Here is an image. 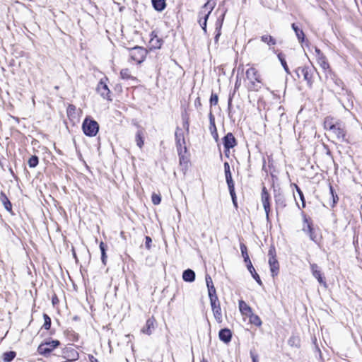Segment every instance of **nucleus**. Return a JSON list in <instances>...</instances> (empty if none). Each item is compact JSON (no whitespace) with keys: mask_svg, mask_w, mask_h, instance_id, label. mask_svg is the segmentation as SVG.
Returning <instances> with one entry per match:
<instances>
[{"mask_svg":"<svg viewBox=\"0 0 362 362\" xmlns=\"http://www.w3.org/2000/svg\"><path fill=\"white\" fill-rule=\"evenodd\" d=\"M269 198V194L268 193L266 187H264L262 191V202L267 219L269 218V214L270 211Z\"/></svg>","mask_w":362,"mask_h":362,"instance_id":"obj_12","label":"nucleus"},{"mask_svg":"<svg viewBox=\"0 0 362 362\" xmlns=\"http://www.w3.org/2000/svg\"><path fill=\"white\" fill-rule=\"evenodd\" d=\"M144 133L142 130H138V132L136 134V145L141 148L144 146Z\"/></svg>","mask_w":362,"mask_h":362,"instance_id":"obj_26","label":"nucleus"},{"mask_svg":"<svg viewBox=\"0 0 362 362\" xmlns=\"http://www.w3.org/2000/svg\"><path fill=\"white\" fill-rule=\"evenodd\" d=\"M337 122L332 117H327L324 121V128L329 132Z\"/></svg>","mask_w":362,"mask_h":362,"instance_id":"obj_25","label":"nucleus"},{"mask_svg":"<svg viewBox=\"0 0 362 362\" xmlns=\"http://www.w3.org/2000/svg\"><path fill=\"white\" fill-rule=\"evenodd\" d=\"M221 25H219V26L216 27L217 33H216V35L215 36V41L216 42H218V38H219V37L221 35Z\"/></svg>","mask_w":362,"mask_h":362,"instance_id":"obj_44","label":"nucleus"},{"mask_svg":"<svg viewBox=\"0 0 362 362\" xmlns=\"http://www.w3.org/2000/svg\"><path fill=\"white\" fill-rule=\"evenodd\" d=\"M296 188H297V192L299 194L300 198L302 200L303 207H305V200H304L303 194L302 191L297 186H296Z\"/></svg>","mask_w":362,"mask_h":362,"instance_id":"obj_42","label":"nucleus"},{"mask_svg":"<svg viewBox=\"0 0 362 362\" xmlns=\"http://www.w3.org/2000/svg\"><path fill=\"white\" fill-rule=\"evenodd\" d=\"M250 274H252V276H253V278L256 280V281L259 284L261 285L262 284V281L260 279V277L257 274V272H255V269H254V271L252 272H250Z\"/></svg>","mask_w":362,"mask_h":362,"instance_id":"obj_40","label":"nucleus"},{"mask_svg":"<svg viewBox=\"0 0 362 362\" xmlns=\"http://www.w3.org/2000/svg\"><path fill=\"white\" fill-rule=\"evenodd\" d=\"M268 255L269 256V264L270 267L272 275L273 277H274L278 274L279 270V264L276 258V250L274 247H270Z\"/></svg>","mask_w":362,"mask_h":362,"instance_id":"obj_5","label":"nucleus"},{"mask_svg":"<svg viewBox=\"0 0 362 362\" xmlns=\"http://www.w3.org/2000/svg\"><path fill=\"white\" fill-rule=\"evenodd\" d=\"M248 316H250V322L257 325V326H260L262 325V321L260 320V318L256 315H254L252 313L249 315Z\"/></svg>","mask_w":362,"mask_h":362,"instance_id":"obj_31","label":"nucleus"},{"mask_svg":"<svg viewBox=\"0 0 362 362\" xmlns=\"http://www.w3.org/2000/svg\"><path fill=\"white\" fill-rule=\"evenodd\" d=\"M291 27H292L293 30H294L296 35L297 38L298 39L299 42H303L304 40V37H305L303 31L302 30H300V28H298V27L295 23H293L291 25Z\"/></svg>","mask_w":362,"mask_h":362,"instance_id":"obj_24","label":"nucleus"},{"mask_svg":"<svg viewBox=\"0 0 362 362\" xmlns=\"http://www.w3.org/2000/svg\"><path fill=\"white\" fill-rule=\"evenodd\" d=\"M303 230L309 234L310 238L312 240H313V235H312V230H313V228L310 226V224L308 223V221L305 219V222H304V226H303Z\"/></svg>","mask_w":362,"mask_h":362,"instance_id":"obj_30","label":"nucleus"},{"mask_svg":"<svg viewBox=\"0 0 362 362\" xmlns=\"http://www.w3.org/2000/svg\"><path fill=\"white\" fill-rule=\"evenodd\" d=\"M100 249L101 254H102V262H103V264H105V259H106L105 250H106V248H105V245L104 243H103V242L100 243Z\"/></svg>","mask_w":362,"mask_h":362,"instance_id":"obj_35","label":"nucleus"},{"mask_svg":"<svg viewBox=\"0 0 362 362\" xmlns=\"http://www.w3.org/2000/svg\"><path fill=\"white\" fill-rule=\"evenodd\" d=\"M208 292H209V296L210 298V300H211V298L217 297L216 294V288L214 286H211V287L208 288Z\"/></svg>","mask_w":362,"mask_h":362,"instance_id":"obj_37","label":"nucleus"},{"mask_svg":"<svg viewBox=\"0 0 362 362\" xmlns=\"http://www.w3.org/2000/svg\"><path fill=\"white\" fill-rule=\"evenodd\" d=\"M278 57L281 63V65L283 66L284 70L286 71V73L288 74H290L289 72V69L288 67V65L286 64V60L282 57L281 54H279L278 55Z\"/></svg>","mask_w":362,"mask_h":362,"instance_id":"obj_36","label":"nucleus"},{"mask_svg":"<svg viewBox=\"0 0 362 362\" xmlns=\"http://www.w3.org/2000/svg\"><path fill=\"white\" fill-rule=\"evenodd\" d=\"M95 361H97V359H95V361H92V362H95Z\"/></svg>","mask_w":362,"mask_h":362,"instance_id":"obj_57","label":"nucleus"},{"mask_svg":"<svg viewBox=\"0 0 362 362\" xmlns=\"http://www.w3.org/2000/svg\"><path fill=\"white\" fill-rule=\"evenodd\" d=\"M151 199H152V202L155 205H158V204H159L160 203L161 198H160V196L158 195V194H153Z\"/></svg>","mask_w":362,"mask_h":362,"instance_id":"obj_39","label":"nucleus"},{"mask_svg":"<svg viewBox=\"0 0 362 362\" xmlns=\"http://www.w3.org/2000/svg\"><path fill=\"white\" fill-rule=\"evenodd\" d=\"M239 309L243 315L248 316L252 313L251 308L244 301H239Z\"/></svg>","mask_w":362,"mask_h":362,"instance_id":"obj_21","label":"nucleus"},{"mask_svg":"<svg viewBox=\"0 0 362 362\" xmlns=\"http://www.w3.org/2000/svg\"><path fill=\"white\" fill-rule=\"evenodd\" d=\"M155 319L153 317H151L147 320L146 322V325L142 328L141 332L145 334L150 335L153 331L155 326Z\"/></svg>","mask_w":362,"mask_h":362,"instance_id":"obj_17","label":"nucleus"},{"mask_svg":"<svg viewBox=\"0 0 362 362\" xmlns=\"http://www.w3.org/2000/svg\"><path fill=\"white\" fill-rule=\"evenodd\" d=\"M152 242V240L150 237L148 236H146V243H145V245H146V248L149 249L150 247H151V243Z\"/></svg>","mask_w":362,"mask_h":362,"instance_id":"obj_46","label":"nucleus"},{"mask_svg":"<svg viewBox=\"0 0 362 362\" xmlns=\"http://www.w3.org/2000/svg\"><path fill=\"white\" fill-rule=\"evenodd\" d=\"M240 250L242 252V255L244 258V261L247 264V267L249 272H252V271H254V267H253L252 262L249 258L247 251V247L245 244H240Z\"/></svg>","mask_w":362,"mask_h":362,"instance_id":"obj_16","label":"nucleus"},{"mask_svg":"<svg viewBox=\"0 0 362 362\" xmlns=\"http://www.w3.org/2000/svg\"><path fill=\"white\" fill-rule=\"evenodd\" d=\"M59 345L58 340H52L50 341L41 344L38 348L37 351L40 354L46 355L50 353L54 349Z\"/></svg>","mask_w":362,"mask_h":362,"instance_id":"obj_6","label":"nucleus"},{"mask_svg":"<svg viewBox=\"0 0 362 362\" xmlns=\"http://www.w3.org/2000/svg\"><path fill=\"white\" fill-rule=\"evenodd\" d=\"M330 191H331L332 195V197H333L334 202H336L335 197H334V194H333V189H332V187H330Z\"/></svg>","mask_w":362,"mask_h":362,"instance_id":"obj_51","label":"nucleus"},{"mask_svg":"<svg viewBox=\"0 0 362 362\" xmlns=\"http://www.w3.org/2000/svg\"><path fill=\"white\" fill-rule=\"evenodd\" d=\"M0 200L2 203V204L4 205V208L7 211H11L12 205H11L10 201L8 200V197L3 192H1L0 194Z\"/></svg>","mask_w":362,"mask_h":362,"instance_id":"obj_23","label":"nucleus"},{"mask_svg":"<svg viewBox=\"0 0 362 362\" xmlns=\"http://www.w3.org/2000/svg\"><path fill=\"white\" fill-rule=\"evenodd\" d=\"M206 283L207 288L211 287V286H214L212 279L211 278V276L209 275L206 276Z\"/></svg>","mask_w":362,"mask_h":362,"instance_id":"obj_43","label":"nucleus"},{"mask_svg":"<svg viewBox=\"0 0 362 362\" xmlns=\"http://www.w3.org/2000/svg\"><path fill=\"white\" fill-rule=\"evenodd\" d=\"M210 124H211V129L213 127L215 130L216 129V125H215V123H214V118L212 115V114L211 113L210 114Z\"/></svg>","mask_w":362,"mask_h":362,"instance_id":"obj_47","label":"nucleus"},{"mask_svg":"<svg viewBox=\"0 0 362 362\" xmlns=\"http://www.w3.org/2000/svg\"><path fill=\"white\" fill-rule=\"evenodd\" d=\"M152 4L153 8L158 11H162L166 6L165 0H152Z\"/></svg>","mask_w":362,"mask_h":362,"instance_id":"obj_22","label":"nucleus"},{"mask_svg":"<svg viewBox=\"0 0 362 362\" xmlns=\"http://www.w3.org/2000/svg\"><path fill=\"white\" fill-rule=\"evenodd\" d=\"M97 92L103 98L108 99L110 97V91L107 85L103 79H101L97 86Z\"/></svg>","mask_w":362,"mask_h":362,"instance_id":"obj_13","label":"nucleus"},{"mask_svg":"<svg viewBox=\"0 0 362 362\" xmlns=\"http://www.w3.org/2000/svg\"><path fill=\"white\" fill-rule=\"evenodd\" d=\"M146 52L144 49L140 47H135L132 49L130 56L132 60L141 64L145 59Z\"/></svg>","mask_w":362,"mask_h":362,"instance_id":"obj_7","label":"nucleus"},{"mask_svg":"<svg viewBox=\"0 0 362 362\" xmlns=\"http://www.w3.org/2000/svg\"><path fill=\"white\" fill-rule=\"evenodd\" d=\"M43 318H44L43 327L45 329L48 330V329H49L50 326H51V319L47 314L43 315Z\"/></svg>","mask_w":362,"mask_h":362,"instance_id":"obj_33","label":"nucleus"},{"mask_svg":"<svg viewBox=\"0 0 362 362\" xmlns=\"http://www.w3.org/2000/svg\"><path fill=\"white\" fill-rule=\"evenodd\" d=\"M95 361H97V359H95V361H92V362H95Z\"/></svg>","mask_w":362,"mask_h":362,"instance_id":"obj_55","label":"nucleus"},{"mask_svg":"<svg viewBox=\"0 0 362 362\" xmlns=\"http://www.w3.org/2000/svg\"><path fill=\"white\" fill-rule=\"evenodd\" d=\"M300 72L303 76L304 80L307 82L309 86H312L313 83V71L312 69L308 66L299 67L296 70L298 76L299 77Z\"/></svg>","mask_w":362,"mask_h":362,"instance_id":"obj_9","label":"nucleus"},{"mask_svg":"<svg viewBox=\"0 0 362 362\" xmlns=\"http://www.w3.org/2000/svg\"><path fill=\"white\" fill-rule=\"evenodd\" d=\"M218 337L220 340L227 344L231 340L232 333L228 329H222L219 332Z\"/></svg>","mask_w":362,"mask_h":362,"instance_id":"obj_19","label":"nucleus"},{"mask_svg":"<svg viewBox=\"0 0 362 362\" xmlns=\"http://www.w3.org/2000/svg\"><path fill=\"white\" fill-rule=\"evenodd\" d=\"M218 96L216 94H212L210 98V103L211 105H216L218 103Z\"/></svg>","mask_w":362,"mask_h":362,"instance_id":"obj_41","label":"nucleus"},{"mask_svg":"<svg viewBox=\"0 0 362 362\" xmlns=\"http://www.w3.org/2000/svg\"><path fill=\"white\" fill-rule=\"evenodd\" d=\"M180 129H177L175 132V140H176V144L177 147V151L179 153V155L180 156L182 153V151L184 153L186 152L187 148L185 146V141L183 136V134L182 132H180Z\"/></svg>","mask_w":362,"mask_h":362,"instance_id":"obj_10","label":"nucleus"},{"mask_svg":"<svg viewBox=\"0 0 362 362\" xmlns=\"http://www.w3.org/2000/svg\"><path fill=\"white\" fill-rule=\"evenodd\" d=\"M182 279L185 281L192 282L195 279V273L192 269H186L182 274Z\"/></svg>","mask_w":362,"mask_h":362,"instance_id":"obj_20","label":"nucleus"},{"mask_svg":"<svg viewBox=\"0 0 362 362\" xmlns=\"http://www.w3.org/2000/svg\"><path fill=\"white\" fill-rule=\"evenodd\" d=\"M95 361H97V359H95V361H92V362H95Z\"/></svg>","mask_w":362,"mask_h":362,"instance_id":"obj_56","label":"nucleus"},{"mask_svg":"<svg viewBox=\"0 0 362 362\" xmlns=\"http://www.w3.org/2000/svg\"><path fill=\"white\" fill-rule=\"evenodd\" d=\"M202 362H207L205 360H202Z\"/></svg>","mask_w":362,"mask_h":362,"instance_id":"obj_54","label":"nucleus"},{"mask_svg":"<svg viewBox=\"0 0 362 362\" xmlns=\"http://www.w3.org/2000/svg\"><path fill=\"white\" fill-rule=\"evenodd\" d=\"M211 305L214 316L218 322H222V313L218 297L211 298Z\"/></svg>","mask_w":362,"mask_h":362,"instance_id":"obj_8","label":"nucleus"},{"mask_svg":"<svg viewBox=\"0 0 362 362\" xmlns=\"http://www.w3.org/2000/svg\"><path fill=\"white\" fill-rule=\"evenodd\" d=\"M16 356V352L8 351L3 354V359L5 362L11 361Z\"/></svg>","mask_w":362,"mask_h":362,"instance_id":"obj_29","label":"nucleus"},{"mask_svg":"<svg viewBox=\"0 0 362 362\" xmlns=\"http://www.w3.org/2000/svg\"><path fill=\"white\" fill-rule=\"evenodd\" d=\"M246 78L249 81L247 86L250 91H258L262 88V78L259 72L255 68L250 67L245 72Z\"/></svg>","mask_w":362,"mask_h":362,"instance_id":"obj_1","label":"nucleus"},{"mask_svg":"<svg viewBox=\"0 0 362 362\" xmlns=\"http://www.w3.org/2000/svg\"><path fill=\"white\" fill-rule=\"evenodd\" d=\"M331 136L339 141H346V131L344 125L338 122L329 131Z\"/></svg>","mask_w":362,"mask_h":362,"instance_id":"obj_4","label":"nucleus"},{"mask_svg":"<svg viewBox=\"0 0 362 362\" xmlns=\"http://www.w3.org/2000/svg\"><path fill=\"white\" fill-rule=\"evenodd\" d=\"M296 341H298V339L296 337H291L289 340H288V344L291 345V346H297V344H296Z\"/></svg>","mask_w":362,"mask_h":362,"instance_id":"obj_48","label":"nucleus"},{"mask_svg":"<svg viewBox=\"0 0 362 362\" xmlns=\"http://www.w3.org/2000/svg\"><path fill=\"white\" fill-rule=\"evenodd\" d=\"M224 170H225V175L226 180L232 179L230 170V165L228 163L226 162L224 163Z\"/></svg>","mask_w":362,"mask_h":362,"instance_id":"obj_34","label":"nucleus"},{"mask_svg":"<svg viewBox=\"0 0 362 362\" xmlns=\"http://www.w3.org/2000/svg\"><path fill=\"white\" fill-rule=\"evenodd\" d=\"M316 52V57L317 64L320 66V67L326 71L329 69V64L327 60L326 57L322 54L320 49L315 47V49Z\"/></svg>","mask_w":362,"mask_h":362,"instance_id":"obj_11","label":"nucleus"},{"mask_svg":"<svg viewBox=\"0 0 362 362\" xmlns=\"http://www.w3.org/2000/svg\"><path fill=\"white\" fill-rule=\"evenodd\" d=\"M262 41L267 43L269 45H274L276 44V40L271 35H263L261 37Z\"/></svg>","mask_w":362,"mask_h":362,"instance_id":"obj_28","label":"nucleus"},{"mask_svg":"<svg viewBox=\"0 0 362 362\" xmlns=\"http://www.w3.org/2000/svg\"><path fill=\"white\" fill-rule=\"evenodd\" d=\"M236 145V140L232 133H228L223 138V146L226 150L233 148Z\"/></svg>","mask_w":362,"mask_h":362,"instance_id":"obj_15","label":"nucleus"},{"mask_svg":"<svg viewBox=\"0 0 362 362\" xmlns=\"http://www.w3.org/2000/svg\"><path fill=\"white\" fill-rule=\"evenodd\" d=\"M238 86H239V83H238L236 82V83H235V87H237Z\"/></svg>","mask_w":362,"mask_h":362,"instance_id":"obj_52","label":"nucleus"},{"mask_svg":"<svg viewBox=\"0 0 362 362\" xmlns=\"http://www.w3.org/2000/svg\"><path fill=\"white\" fill-rule=\"evenodd\" d=\"M82 128L86 136H94L98 132L99 124L93 119L86 118L83 122Z\"/></svg>","mask_w":362,"mask_h":362,"instance_id":"obj_3","label":"nucleus"},{"mask_svg":"<svg viewBox=\"0 0 362 362\" xmlns=\"http://www.w3.org/2000/svg\"><path fill=\"white\" fill-rule=\"evenodd\" d=\"M250 356L252 360V362H258V356L253 351H250Z\"/></svg>","mask_w":362,"mask_h":362,"instance_id":"obj_45","label":"nucleus"},{"mask_svg":"<svg viewBox=\"0 0 362 362\" xmlns=\"http://www.w3.org/2000/svg\"><path fill=\"white\" fill-rule=\"evenodd\" d=\"M230 196L232 197V200H233V204L235 205V207H237V202H236V196H235V193L234 194H230Z\"/></svg>","mask_w":362,"mask_h":362,"instance_id":"obj_50","label":"nucleus"},{"mask_svg":"<svg viewBox=\"0 0 362 362\" xmlns=\"http://www.w3.org/2000/svg\"><path fill=\"white\" fill-rule=\"evenodd\" d=\"M216 2L214 0H209L201 8L199 12V23L204 32H206L207 19L214 8Z\"/></svg>","mask_w":362,"mask_h":362,"instance_id":"obj_2","label":"nucleus"},{"mask_svg":"<svg viewBox=\"0 0 362 362\" xmlns=\"http://www.w3.org/2000/svg\"><path fill=\"white\" fill-rule=\"evenodd\" d=\"M310 269L312 274L315 277L318 282L326 287V282L324 281L321 271L319 269V267L316 264H310Z\"/></svg>","mask_w":362,"mask_h":362,"instance_id":"obj_14","label":"nucleus"},{"mask_svg":"<svg viewBox=\"0 0 362 362\" xmlns=\"http://www.w3.org/2000/svg\"><path fill=\"white\" fill-rule=\"evenodd\" d=\"M120 76L121 78L124 80L135 79V78L132 76L129 69H122L120 71Z\"/></svg>","mask_w":362,"mask_h":362,"instance_id":"obj_27","label":"nucleus"},{"mask_svg":"<svg viewBox=\"0 0 362 362\" xmlns=\"http://www.w3.org/2000/svg\"><path fill=\"white\" fill-rule=\"evenodd\" d=\"M274 199L277 209H282L286 206L285 197L281 192L275 194Z\"/></svg>","mask_w":362,"mask_h":362,"instance_id":"obj_18","label":"nucleus"},{"mask_svg":"<svg viewBox=\"0 0 362 362\" xmlns=\"http://www.w3.org/2000/svg\"><path fill=\"white\" fill-rule=\"evenodd\" d=\"M230 196L232 197V200H233V204L235 205V207H237V202H236V196H235V193L234 194H230Z\"/></svg>","mask_w":362,"mask_h":362,"instance_id":"obj_49","label":"nucleus"},{"mask_svg":"<svg viewBox=\"0 0 362 362\" xmlns=\"http://www.w3.org/2000/svg\"><path fill=\"white\" fill-rule=\"evenodd\" d=\"M228 189L230 191V194H234L235 193V189H234V183L233 181V179L226 180Z\"/></svg>","mask_w":362,"mask_h":362,"instance_id":"obj_38","label":"nucleus"},{"mask_svg":"<svg viewBox=\"0 0 362 362\" xmlns=\"http://www.w3.org/2000/svg\"><path fill=\"white\" fill-rule=\"evenodd\" d=\"M238 86H239V83H238L236 82V83H235V87H237Z\"/></svg>","mask_w":362,"mask_h":362,"instance_id":"obj_53","label":"nucleus"},{"mask_svg":"<svg viewBox=\"0 0 362 362\" xmlns=\"http://www.w3.org/2000/svg\"><path fill=\"white\" fill-rule=\"evenodd\" d=\"M38 163H39V159H38V157L36 156H31L28 161V164L30 168L36 167Z\"/></svg>","mask_w":362,"mask_h":362,"instance_id":"obj_32","label":"nucleus"}]
</instances>
